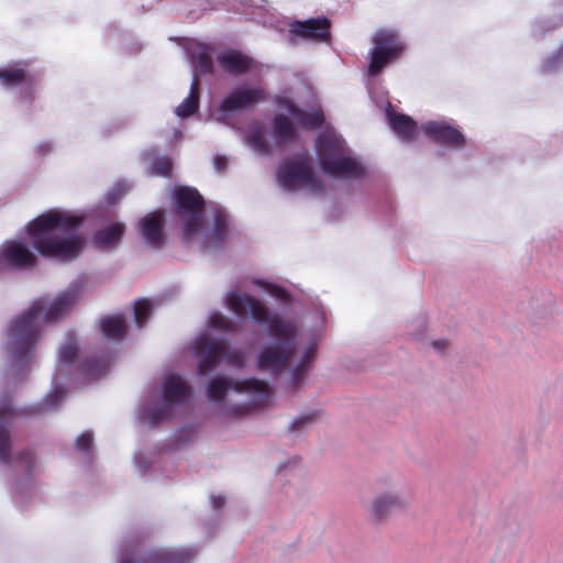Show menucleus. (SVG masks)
<instances>
[{
  "label": "nucleus",
  "mask_w": 563,
  "mask_h": 563,
  "mask_svg": "<svg viewBox=\"0 0 563 563\" xmlns=\"http://www.w3.org/2000/svg\"><path fill=\"white\" fill-rule=\"evenodd\" d=\"M228 307L238 316L246 311L251 313L257 324H266L268 334L277 341L262 349L257 356V367L261 371H271L274 374L286 369L296 353L297 327L283 320L277 313H273L257 298L253 296H240L232 291L228 296Z\"/></svg>",
  "instance_id": "obj_1"
},
{
  "label": "nucleus",
  "mask_w": 563,
  "mask_h": 563,
  "mask_svg": "<svg viewBox=\"0 0 563 563\" xmlns=\"http://www.w3.org/2000/svg\"><path fill=\"white\" fill-rule=\"evenodd\" d=\"M82 223L81 216L52 210L32 220L26 231L42 256L74 261L85 247V238L78 233Z\"/></svg>",
  "instance_id": "obj_2"
},
{
  "label": "nucleus",
  "mask_w": 563,
  "mask_h": 563,
  "mask_svg": "<svg viewBox=\"0 0 563 563\" xmlns=\"http://www.w3.org/2000/svg\"><path fill=\"white\" fill-rule=\"evenodd\" d=\"M78 300V287H70L62 291L48 307L46 300L41 298L27 311L14 318L7 330V349L12 357L18 362L31 357L41 338L40 317L44 310V320L52 322L70 310Z\"/></svg>",
  "instance_id": "obj_3"
},
{
  "label": "nucleus",
  "mask_w": 563,
  "mask_h": 563,
  "mask_svg": "<svg viewBox=\"0 0 563 563\" xmlns=\"http://www.w3.org/2000/svg\"><path fill=\"white\" fill-rule=\"evenodd\" d=\"M319 165L327 175L355 179L364 174L363 166L347 155L344 141L334 135H324L316 144Z\"/></svg>",
  "instance_id": "obj_4"
},
{
  "label": "nucleus",
  "mask_w": 563,
  "mask_h": 563,
  "mask_svg": "<svg viewBox=\"0 0 563 563\" xmlns=\"http://www.w3.org/2000/svg\"><path fill=\"white\" fill-rule=\"evenodd\" d=\"M174 214L183 223L181 238L190 242L205 225V200L192 187H178L174 190Z\"/></svg>",
  "instance_id": "obj_5"
},
{
  "label": "nucleus",
  "mask_w": 563,
  "mask_h": 563,
  "mask_svg": "<svg viewBox=\"0 0 563 563\" xmlns=\"http://www.w3.org/2000/svg\"><path fill=\"white\" fill-rule=\"evenodd\" d=\"M145 537L129 534L122 544L119 563H190L192 550L156 549L145 551Z\"/></svg>",
  "instance_id": "obj_6"
},
{
  "label": "nucleus",
  "mask_w": 563,
  "mask_h": 563,
  "mask_svg": "<svg viewBox=\"0 0 563 563\" xmlns=\"http://www.w3.org/2000/svg\"><path fill=\"white\" fill-rule=\"evenodd\" d=\"M277 180L287 190L305 187L313 194H322L324 185L313 172L309 159L301 155L284 161L277 170Z\"/></svg>",
  "instance_id": "obj_7"
},
{
  "label": "nucleus",
  "mask_w": 563,
  "mask_h": 563,
  "mask_svg": "<svg viewBox=\"0 0 563 563\" xmlns=\"http://www.w3.org/2000/svg\"><path fill=\"white\" fill-rule=\"evenodd\" d=\"M230 388H233L238 391L256 393L265 399L269 394L268 384L262 379L247 378L243 380H233L223 376H218L212 378L208 384V398L214 402H220L224 399L225 394Z\"/></svg>",
  "instance_id": "obj_8"
},
{
  "label": "nucleus",
  "mask_w": 563,
  "mask_h": 563,
  "mask_svg": "<svg viewBox=\"0 0 563 563\" xmlns=\"http://www.w3.org/2000/svg\"><path fill=\"white\" fill-rule=\"evenodd\" d=\"M36 264V255L21 241H7L0 247V269L26 271L33 268Z\"/></svg>",
  "instance_id": "obj_9"
},
{
  "label": "nucleus",
  "mask_w": 563,
  "mask_h": 563,
  "mask_svg": "<svg viewBox=\"0 0 563 563\" xmlns=\"http://www.w3.org/2000/svg\"><path fill=\"white\" fill-rule=\"evenodd\" d=\"M266 98L267 92L262 87L240 86L224 97L219 110L224 113L246 110Z\"/></svg>",
  "instance_id": "obj_10"
},
{
  "label": "nucleus",
  "mask_w": 563,
  "mask_h": 563,
  "mask_svg": "<svg viewBox=\"0 0 563 563\" xmlns=\"http://www.w3.org/2000/svg\"><path fill=\"white\" fill-rule=\"evenodd\" d=\"M195 353L199 357L198 374L203 376L223 361L225 342L209 336H201L195 343Z\"/></svg>",
  "instance_id": "obj_11"
},
{
  "label": "nucleus",
  "mask_w": 563,
  "mask_h": 563,
  "mask_svg": "<svg viewBox=\"0 0 563 563\" xmlns=\"http://www.w3.org/2000/svg\"><path fill=\"white\" fill-rule=\"evenodd\" d=\"M289 33L302 40L324 42L330 37V21L327 18L294 21L289 24Z\"/></svg>",
  "instance_id": "obj_12"
},
{
  "label": "nucleus",
  "mask_w": 563,
  "mask_h": 563,
  "mask_svg": "<svg viewBox=\"0 0 563 563\" xmlns=\"http://www.w3.org/2000/svg\"><path fill=\"white\" fill-rule=\"evenodd\" d=\"M422 131L434 142L453 147L460 148L465 143L463 133L444 122L430 121L422 125Z\"/></svg>",
  "instance_id": "obj_13"
},
{
  "label": "nucleus",
  "mask_w": 563,
  "mask_h": 563,
  "mask_svg": "<svg viewBox=\"0 0 563 563\" xmlns=\"http://www.w3.org/2000/svg\"><path fill=\"white\" fill-rule=\"evenodd\" d=\"M14 415L9 396H0V462L9 465L12 462L10 421Z\"/></svg>",
  "instance_id": "obj_14"
},
{
  "label": "nucleus",
  "mask_w": 563,
  "mask_h": 563,
  "mask_svg": "<svg viewBox=\"0 0 563 563\" xmlns=\"http://www.w3.org/2000/svg\"><path fill=\"white\" fill-rule=\"evenodd\" d=\"M222 70L231 76L239 77L247 74L255 66L254 59L239 49H227L217 56Z\"/></svg>",
  "instance_id": "obj_15"
},
{
  "label": "nucleus",
  "mask_w": 563,
  "mask_h": 563,
  "mask_svg": "<svg viewBox=\"0 0 563 563\" xmlns=\"http://www.w3.org/2000/svg\"><path fill=\"white\" fill-rule=\"evenodd\" d=\"M140 233L145 243L158 250L164 245V212L161 210L146 214L140 223Z\"/></svg>",
  "instance_id": "obj_16"
},
{
  "label": "nucleus",
  "mask_w": 563,
  "mask_h": 563,
  "mask_svg": "<svg viewBox=\"0 0 563 563\" xmlns=\"http://www.w3.org/2000/svg\"><path fill=\"white\" fill-rule=\"evenodd\" d=\"M189 385L178 374H169L163 383L164 402L174 406L186 402L189 397Z\"/></svg>",
  "instance_id": "obj_17"
},
{
  "label": "nucleus",
  "mask_w": 563,
  "mask_h": 563,
  "mask_svg": "<svg viewBox=\"0 0 563 563\" xmlns=\"http://www.w3.org/2000/svg\"><path fill=\"white\" fill-rule=\"evenodd\" d=\"M405 505V500L397 494H380L372 500L369 511L376 521H380Z\"/></svg>",
  "instance_id": "obj_18"
},
{
  "label": "nucleus",
  "mask_w": 563,
  "mask_h": 563,
  "mask_svg": "<svg viewBox=\"0 0 563 563\" xmlns=\"http://www.w3.org/2000/svg\"><path fill=\"white\" fill-rule=\"evenodd\" d=\"M372 43L374 47L398 57H401L406 49V45L399 34L389 29H380L376 31L372 37Z\"/></svg>",
  "instance_id": "obj_19"
},
{
  "label": "nucleus",
  "mask_w": 563,
  "mask_h": 563,
  "mask_svg": "<svg viewBox=\"0 0 563 563\" xmlns=\"http://www.w3.org/2000/svg\"><path fill=\"white\" fill-rule=\"evenodd\" d=\"M391 130L404 141H410L417 131V123L407 114L394 112L391 106L386 110Z\"/></svg>",
  "instance_id": "obj_20"
},
{
  "label": "nucleus",
  "mask_w": 563,
  "mask_h": 563,
  "mask_svg": "<svg viewBox=\"0 0 563 563\" xmlns=\"http://www.w3.org/2000/svg\"><path fill=\"white\" fill-rule=\"evenodd\" d=\"M282 103L297 121V123L307 129L320 128L324 121V117L321 110L305 111L287 99H285Z\"/></svg>",
  "instance_id": "obj_21"
},
{
  "label": "nucleus",
  "mask_w": 563,
  "mask_h": 563,
  "mask_svg": "<svg viewBox=\"0 0 563 563\" xmlns=\"http://www.w3.org/2000/svg\"><path fill=\"white\" fill-rule=\"evenodd\" d=\"M124 232L125 227L123 223H112L93 234V243L100 249H111L123 239Z\"/></svg>",
  "instance_id": "obj_22"
},
{
  "label": "nucleus",
  "mask_w": 563,
  "mask_h": 563,
  "mask_svg": "<svg viewBox=\"0 0 563 563\" xmlns=\"http://www.w3.org/2000/svg\"><path fill=\"white\" fill-rule=\"evenodd\" d=\"M100 329L106 338L123 339L128 332V322L123 314L103 317L100 321Z\"/></svg>",
  "instance_id": "obj_23"
},
{
  "label": "nucleus",
  "mask_w": 563,
  "mask_h": 563,
  "mask_svg": "<svg viewBox=\"0 0 563 563\" xmlns=\"http://www.w3.org/2000/svg\"><path fill=\"white\" fill-rule=\"evenodd\" d=\"M110 365V356H87L85 357L79 366V373L89 378H96L107 373Z\"/></svg>",
  "instance_id": "obj_24"
},
{
  "label": "nucleus",
  "mask_w": 563,
  "mask_h": 563,
  "mask_svg": "<svg viewBox=\"0 0 563 563\" xmlns=\"http://www.w3.org/2000/svg\"><path fill=\"white\" fill-rule=\"evenodd\" d=\"M200 79L195 74L190 85L188 97L176 108V114L180 118H188L194 114L199 107Z\"/></svg>",
  "instance_id": "obj_25"
},
{
  "label": "nucleus",
  "mask_w": 563,
  "mask_h": 563,
  "mask_svg": "<svg viewBox=\"0 0 563 563\" xmlns=\"http://www.w3.org/2000/svg\"><path fill=\"white\" fill-rule=\"evenodd\" d=\"M400 57L386 53L383 49L374 47L369 52V64L367 74L369 77L378 76L385 67L397 62Z\"/></svg>",
  "instance_id": "obj_26"
},
{
  "label": "nucleus",
  "mask_w": 563,
  "mask_h": 563,
  "mask_svg": "<svg viewBox=\"0 0 563 563\" xmlns=\"http://www.w3.org/2000/svg\"><path fill=\"white\" fill-rule=\"evenodd\" d=\"M228 235V223L223 214H217L210 232L203 238V246H220Z\"/></svg>",
  "instance_id": "obj_27"
},
{
  "label": "nucleus",
  "mask_w": 563,
  "mask_h": 563,
  "mask_svg": "<svg viewBox=\"0 0 563 563\" xmlns=\"http://www.w3.org/2000/svg\"><path fill=\"white\" fill-rule=\"evenodd\" d=\"M273 131L277 141L288 143L294 140L296 132L290 120L284 114L275 115Z\"/></svg>",
  "instance_id": "obj_28"
},
{
  "label": "nucleus",
  "mask_w": 563,
  "mask_h": 563,
  "mask_svg": "<svg viewBox=\"0 0 563 563\" xmlns=\"http://www.w3.org/2000/svg\"><path fill=\"white\" fill-rule=\"evenodd\" d=\"M316 355H317L316 345L310 344L306 349L299 364H297L292 369L291 380H292L294 386H298L300 384L301 379L303 378L306 373L309 371L310 364L314 361Z\"/></svg>",
  "instance_id": "obj_29"
},
{
  "label": "nucleus",
  "mask_w": 563,
  "mask_h": 563,
  "mask_svg": "<svg viewBox=\"0 0 563 563\" xmlns=\"http://www.w3.org/2000/svg\"><path fill=\"white\" fill-rule=\"evenodd\" d=\"M64 398V390L62 388H54L46 397L45 399L34 406L30 413H42L45 410H49L55 408Z\"/></svg>",
  "instance_id": "obj_30"
},
{
  "label": "nucleus",
  "mask_w": 563,
  "mask_h": 563,
  "mask_svg": "<svg viewBox=\"0 0 563 563\" xmlns=\"http://www.w3.org/2000/svg\"><path fill=\"white\" fill-rule=\"evenodd\" d=\"M170 405L164 402L162 406H157L151 409H147L144 412V419L153 427L157 426L161 421L165 420L169 417L172 411Z\"/></svg>",
  "instance_id": "obj_31"
},
{
  "label": "nucleus",
  "mask_w": 563,
  "mask_h": 563,
  "mask_svg": "<svg viewBox=\"0 0 563 563\" xmlns=\"http://www.w3.org/2000/svg\"><path fill=\"white\" fill-rule=\"evenodd\" d=\"M26 73L22 68L0 69V80L8 87L24 82Z\"/></svg>",
  "instance_id": "obj_32"
},
{
  "label": "nucleus",
  "mask_w": 563,
  "mask_h": 563,
  "mask_svg": "<svg viewBox=\"0 0 563 563\" xmlns=\"http://www.w3.org/2000/svg\"><path fill=\"white\" fill-rule=\"evenodd\" d=\"M78 354V345L74 338L67 340V342L60 347L58 353V361L65 365H71Z\"/></svg>",
  "instance_id": "obj_33"
},
{
  "label": "nucleus",
  "mask_w": 563,
  "mask_h": 563,
  "mask_svg": "<svg viewBox=\"0 0 563 563\" xmlns=\"http://www.w3.org/2000/svg\"><path fill=\"white\" fill-rule=\"evenodd\" d=\"M195 64L200 74H212L213 73V60L210 53L202 48L196 55H194Z\"/></svg>",
  "instance_id": "obj_34"
},
{
  "label": "nucleus",
  "mask_w": 563,
  "mask_h": 563,
  "mask_svg": "<svg viewBox=\"0 0 563 563\" xmlns=\"http://www.w3.org/2000/svg\"><path fill=\"white\" fill-rule=\"evenodd\" d=\"M151 302L144 298L139 299L134 305V321L139 328H142L151 312Z\"/></svg>",
  "instance_id": "obj_35"
},
{
  "label": "nucleus",
  "mask_w": 563,
  "mask_h": 563,
  "mask_svg": "<svg viewBox=\"0 0 563 563\" xmlns=\"http://www.w3.org/2000/svg\"><path fill=\"white\" fill-rule=\"evenodd\" d=\"M563 59V44L559 47L556 52H554L551 56H549L541 65L542 73H551L560 65Z\"/></svg>",
  "instance_id": "obj_36"
},
{
  "label": "nucleus",
  "mask_w": 563,
  "mask_h": 563,
  "mask_svg": "<svg viewBox=\"0 0 563 563\" xmlns=\"http://www.w3.org/2000/svg\"><path fill=\"white\" fill-rule=\"evenodd\" d=\"M223 361H225L229 365L241 368L244 365V355L240 351L229 349L228 344L225 343V354Z\"/></svg>",
  "instance_id": "obj_37"
},
{
  "label": "nucleus",
  "mask_w": 563,
  "mask_h": 563,
  "mask_svg": "<svg viewBox=\"0 0 563 563\" xmlns=\"http://www.w3.org/2000/svg\"><path fill=\"white\" fill-rule=\"evenodd\" d=\"M210 327L214 329L230 331L232 329V322L221 313H213L209 318Z\"/></svg>",
  "instance_id": "obj_38"
},
{
  "label": "nucleus",
  "mask_w": 563,
  "mask_h": 563,
  "mask_svg": "<svg viewBox=\"0 0 563 563\" xmlns=\"http://www.w3.org/2000/svg\"><path fill=\"white\" fill-rule=\"evenodd\" d=\"M173 169V163L169 158L163 157L154 163V170L161 176H169Z\"/></svg>",
  "instance_id": "obj_39"
},
{
  "label": "nucleus",
  "mask_w": 563,
  "mask_h": 563,
  "mask_svg": "<svg viewBox=\"0 0 563 563\" xmlns=\"http://www.w3.org/2000/svg\"><path fill=\"white\" fill-rule=\"evenodd\" d=\"M92 445V434L88 431L82 432L76 439V448L80 451L88 452Z\"/></svg>",
  "instance_id": "obj_40"
},
{
  "label": "nucleus",
  "mask_w": 563,
  "mask_h": 563,
  "mask_svg": "<svg viewBox=\"0 0 563 563\" xmlns=\"http://www.w3.org/2000/svg\"><path fill=\"white\" fill-rule=\"evenodd\" d=\"M316 413L311 412L305 416H301L294 420L291 423L289 430L291 432L300 430L302 427H305L308 423H311L314 420Z\"/></svg>",
  "instance_id": "obj_41"
},
{
  "label": "nucleus",
  "mask_w": 563,
  "mask_h": 563,
  "mask_svg": "<svg viewBox=\"0 0 563 563\" xmlns=\"http://www.w3.org/2000/svg\"><path fill=\"white\" fill-rule=\"evenodd\" d=\"M229 159L225 156L218 155L213 158V165L217 172H224L228 167Z\"/></svg>",
  "instance_id": "obj_42"
},
{
  "label": "nucleus",
  "mask_w": 563,
  "mask_h": 563,
  "mask_svg": "<svg viewBox=\"0 0 563 563\" xmlns=\"http://www.w3.org/2000/svg\"><path fill=\"white\" fill-rule=\"evenodd\" d=\"M252 144L261 152H265L267 150L266 143L261 134L253 135Z\"/></svg>",
  "instance_id": "obj_43"
},
{
  "label": "nucleus",
  "mask_w": 563,
  "mask_h": 563,
  "mask_svg": "<svg viewBox=\"0 0 563 563\" xmlns=\"http://www.w3.org/2000/svg\"><path fill=\"white\" fill-rule=\"evenodd\" d=\"M212 505L216 509H220L224 505V498L221 496H214L212 497Z\"/></svg>",
  "instance_id": "obj_44"
},
{
  "label": "nucleus",
  "mask_w": 563,
  "mask_h": 563,
  "mask_svg": "<svg viewBox=\"0 0 563 563\" xmlns=\"http://www.w3.org/2000/svg\"><path fill=\"white\" fill-rule=\"evenodd\" d=\"M448 345V341L446 340H439V341H433L432 342V346L437 350H444Z\"/></svg>",
  "instance_id": "obj_45"
},
{
  "label": "nucleus",
  "mask_w": 563,
  "mask_h": 563,
  "mask_svg": "<svg viewBox=\"0 0 563 563\" xmlns=\"http://www.w3.org/2000/svg\"><path fill=\"white\" fill-rule=\"evenodd\" d=\"M274 294L282 299H286L288 297V292L280 287H276Z\"/></svg>",
  "instance_id": "obj_46"
},
{
  "label": "nucleus",
  "mask_w": 563,
  "mask_h": 563,
  "mask_svg": "<svg viewBox=\"0 0 563 563\" xmlns=\"http://www.w3.org/2000/svg\"><path fill=\"white\" fill-rule=\"evenodd\" d=\"M24 454L26 455L27 460L31 462L32 459H33L32 457V453L31 452H25Z\"/></svg>",
  "instance_id": "obj_47"
}]
</instances>
